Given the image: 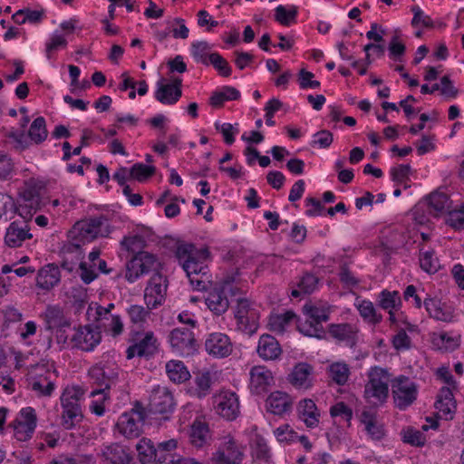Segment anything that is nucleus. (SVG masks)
Returning a JSON list of instances; mask_svg holds the SVG:
<instances>
[{
    "instance_id": "obj_6",
    "label": "nucleus",
    "mask_w": 464,
    "mask_h": 464,
    "mask_svg": "<svg viewBox=\"0 0 464 464\" xmlns=\"http://www.w3.org/2000/svg\"><path fill=\"white\" fill-rule=\"evenodd\" d=\"M92 382L99 388L110 391L120 381L124 372L118 364L112 361L100 362L92 366L88 371Z\"/></svg>"
},
{
    "instance_id": "obj_13",
    "label": "nucleus",
    "mask_w": 464,
    "mask_h": 464,
    "mask_svg": "<svg viewBox=\"0 0 464 464\" xmlns=\"http://www.w3.org/2000/svg\"><path fill=\"white\" fill-rule=\"evenodd\" d=\"M244 456V448L229 438L213 453L211 461L213 464H241Z\"/></svg>"
},
{
    "instance_id": "obj_62",
    "label": "nucleus",
    "mask_w": 464,
    "mask_h": 464,
    "mask_svg": "<svg viewBox=\"0 0 464 464\" xmlns=\"http://www.w3.org/2000/svg\"><path fill=\"white\" fill-rule=\"evenodd\" d=\"M122 246L130 252H141L140 249L145 246V240L140 235L124 237L121 241Z\"/></svg>"
},
{
    "instance_id": "obj_36",
    "label": "nucleus",
    "mask_w": 464,
    "mask_h": 464,
    "mask_svg": "<svg viewBox=\"0 0 464 464\" xmlns=\"http://www.w3.org/2000/svg\"><path fill=\"white\" fill-rule=\"evenodd\" d=\"M46 329L69 328L71 320L66 317L63 311L58 306H48L45 311Z\"/></svg>"
},
{
    "instance_id": "obj_16",
    "label": "nucleus",
    "mask_w": 464,
    "mask_h": 464,
    "mask_svg": "<svg viewBox=\"0 0 464 464\" xmlns=\"http://www.w3.org/2000/svg\"><path fill=\"white\" fill-rule=\"evenodd\" d=\"M216 412L227 420H234L239 415V401L236 392L224 391L214 397Z\"/></svg>"
},
{
    "instance_id": "obj_49",
    "label": "nucleus",
    "mask_w": 464,
    "mask_h": 464,
    "mask_svg": "<svg viewBox=\"0 0 464 464\" xmlns=\"http://www.w3.org/2000/svg\"><path fill=\"white\" fill-rule=\"evenodd\" d=\"M298 14V7L291 5L286 9L284 5H278L275 9V20L282 25L288 26L291 22H295Z\"/></svg>"
},
{
    "instance_id": "obj_38",
    "label": "nucleus",
    "mask_w": 464,
    "mask_h": 464,
    "mask_svg": "<svg viewBox=\"0 0 464 464\" xmlns=\"http://www.w3.org/2000/svg\"><path fill=\"white\" fill-rule=\"evenodd\" d=\"M166 373L174 383H182L190 378V373L183 362L171 360L166 363Z\"/></svg>"
},
{
    "instance_id": "obj_29",
    "label": "nucleus",
    "mask_w": 464,
    "mask_h": 464,
    "mask_svg": "<svg viewBox=\"0 0 464 464\" xmlns=\"http://www.w3.org/2000/svg\"><path fill=\"white\" fill-rule=\"evenodd\" d=\"M435 408L446 420H452L457 404L450 387H442L437 396Z\"/></svg>"
},
{
    "instance_id": "obj_35",
    "label": "nucleus",
    "mask_w": 464,
    "mask_h": 464,
    "mask_svg": "<svg viewBox=\"0 0 464 464\" xmlns=\"http://www.w3.org/2000/svg\"><path fill=\"white\" fill-rule=\"evenodd\" d=\"M212 383V376L209 372H198L194 377V385L189 389V392L198 399L205 398L210 394Z\"/></svg>"
},
{
    "instance_id": "obj_3",
    "label": "nucleus",
    "mask_w": 464,
    "mask_h": 464,
    "mask_svg": "<svg viewBox=\"0 0 464 464\" xmlns=\"http://www.w3.org/2000/svg\"><path fill=\"white\" fill-rule=\"evenodd\" d=\"M389 382L390 374L386 369L370 368L363 391L365 401L375 407L383 405L389 397Z\"/></svg>"
},
{
    "instance_id": "obj_53",
    "label": "nucleus",
    "mask_w": 464,
    "mask_h": 464,
    "mask_svg": "<svg viewBox=\"0 0 464 464\" xmlns=\"http://www.w3.org/2000/svg\"><path fill=\"white\" fill-rule=\"evenodd\" d=\"M96 326L100 331L102 329L103 331L110 333L113 337L121 335L124 328L120 315H112L109 321H105L102 324H98Z\"/></svg>"
},
{
    "instance_id": "obj_30",
    "label": "nucleus",
    "mask_w": 464,
    "mask_h": 464,
    "mask_svg": "<svg viewBox=\"0 0 464 464\" xmlns=\"http://www.w3.org/2000/svg\"><path fill=\"white\" fill-rule=\"evenodd\" d=\"M266 407L267 411L275 415H283L291 410L292 400L285 392H274L266 399Z\"/></svg>"
},
{
    "instance_id": "obj_48",
    "label": "nucleus",
    "mask_w": 464,
    "mask_h": 464,
    "mask_svg": "<svg viewBox=\"0 0 464 464\" xmlns=\"http://www.w3.org/2000/svg\"><path fill=\"white\" fill-rule=\"evenodd\" d=\"M134 256L139 261L140 272L142 274L156 271L160 266L156 256L149 252H138Z\"/></svg>"
},
{
    "instance_id": "obj_14",
    "label": "nucleus",
    "mask_w": 464,
    "mask_h": 464,
    "mask_svg": "<svg viewBox=\"0 0 464 464\" xmlns=\"http://www.w3.org/2000/svg\"><path fill=\"white\" fill-rule=\"evenodd\" d=\"M169 342L173 351L188 356L196 351V339L193 332L187 327L173 329L169 335Z\"/></svg>"
},
{
    "instance_id": "obj_19",
    "label": "nucleus",
    "mask_w": 464,
    "mask_h": 464,
    "mask_svg": "<svg viewBox=\"0 0 464 464\" xmlns=\"http://www.w3.org/2000/svg\"><path fill=\"white\" fill-rule=\"evenodd\" d=\"M166 279L159 273L154 274L145 288L144 301L149 309H155L162 304L166 295Z\"/></svg>"
},
{
    "instance_id": "obj_64",
    "label": "nucleus",
    "mask_w": 464,
    "mask_h": 464,
    "mask_svg": "<svg viewBox=\"0 0 464 464\" xmlns=\"http://www.w3.org/2000/svg\"><path fill=\"white\" fill-rule=\"evenodd\" d=\"M274 434L278 441L291 443L295 441L298 434L290 426L281 425L274 430Z\"/></svg>"
},
{
    "instance_id": "obj_45",
    "label": "nucleus",
    "mask_w": 464,
    "mask_h": 464,
    "mask_svg": "<svg viewBox=\"0 0 464 464\" xmlns=\"http://www.w3.org/2000/svg\"><path fill=\"white\" fill-rule=\"evenodd\" d=\"M44 14V10L39 11L24 8L16 11L12 15V20L17 24H24L26 22L31 24H38L43 20Z\"/></svg>"
},
{
    "instance_id": "obj_47",
    "label": "nucleus",
    "mask_w": 464,
    "mask_h": 464,
    "mask_svg": "<svg viewBox=\"0 0 464 464\" xmlns=\"http://www.w3.org/2000/svg\"><path fill=\"white\" fill-rule=\"evenodd\" d=\"M29 385L32 391H34L38 396L43 397L51 396L55 389L54 382L50 381L46 376L32 378L29 382Z\"/></svg>"
},
{
    "instance_id": "obj_46",
    "label": "nucleus",
    "mask_w": 464,
    "mask_h": 464,
    "mask_svg": "<svg viewBox=\"0 0 464 464\" xmlns=\"http://www.w3.org/2000/svg\"><path fill=\"white\" fill-rule=\"evenodd\" d=\"M329 377L338 385H344L350 376V367L345 362H333L328 367Z\"/></svg>"
},
{
    "instance_id": "obj_24",
    "label": "nucleus",
    "mask_w": 464,
    "mask_h": 464,
    "mask_svg": "<svg viewBox=\"0 0 464 464\" xmlns=\"http://www.w3.org/2000/svg\"><path fill=\"white\" fill-rule=\"evenodd\" d=\"M33 235L30 233V227L27 222H12L9 227L6 228L5 236V243L9 247H19L22 244L27 240L31 239Z\"/></svg>"
},
{
    "instance_id": "obj_34",
    "label": "nucleus",
    "mask_w": 464,
    "mask_h": 464,
    "mask_svg": "<svg viewBox=\"0 0 464 464\" xmlns=\"http://www.w3.org/2000/svg\"><path fill=\"white\" fill-rule=\"evenodd\" d=\"M211 434L206 422L195 421L190 429L189 441L196 448H203L209 444Z\"/></svg>"
},
{
    "instance_id": "obj_7",
    "label": "nucleus",
    "mask_w": 464,
    "mask_h": 464,
    "mask_svg": "<svg viewBox=\"0 0 464 464\" xmlns=\"http://www.w3.org/2000/svg\"><path fill=\"white\" fill-rule=\"evenodd\" d=\"M392 393L396 408L406 410L418 396V385L409 377L400 375L392 382Z\"/></svg>"
},
{
    "instance_id": "obj_31",
    "label": "nucleus",
    "mask_w": 464,
    "mask_h": 464,
    "mask_svg": "<svg viewBox=\"0 0 464 464\" xmlns=\"http://www.w3.org/2000/svg\"><path fill=\"white\" fill-rule=\"evenodd\" d=\"M208 309L216 315H221L227 311L229 301L223 289L215 288L205 298Z\"/></svg>"
},
{
    "instance_id": "obj_17",
    "label": "nucleus",
    "mask_w": 464,
    "mask_h": 464,
    "mask_svg": "<svg viewBox=\"0 0 464 464\" xmlns=\"http://www.w3.org/2000/svg\"><path fill=\"white\" fill-rule=\"evenodd\" d=\"M207 353L214 358H226L233 352V343L230 337L220 332H214L207 335L205 340Z\"/></svg>"
},
{
    "instance_id": "obj_10",
    "label": "nucleus",
    "mask_w": 464,
    "mask_h": 464,
    "mask_svg": "<svg viewBox=\"0 0 464 464\" xmlns=\"http://www.w3.org/2000/svg\"><path fill=\"white\" fill-rule=\"evenodd\" d=\"M132 342L133 343L126 350V358L128 360L135 356L150 359L158 353L159 342L151 331L143 334L136 333Z\"/></svg>"
},
{
    "instance_id": "obj_21",
    "label": "nucleus",
    "mask_w": 464,
    "mask_h": 464,
    "mask_svg": "<svg viewBox=\"0 0 464 464\" xmlns=\"http://www.w3.org/2000/svg\"><path fill=\"white\" fill-rule=\"evenodd\" d=\"M314 367L307 362L295 364L288 376L289 382L298 390H308L313 386Z\"/></svg>"
},
{
    "instance_id": "obj_39",
    "label": "nucleus",
    "mask_w": 464,
    "mask_h": 464,
    "mask_svg": "<svg viewBox=\"0 0 464 464\" xmlns=\"http://www.w3.org/2000/svg\"><path fill=\"white\" fill-rule=\"evenodd\" d=\"M90 396L92 398L89 405L90 411L98 417L103 416L105 413L106 404L109 402L111 398L109 391H106L104 388H99L93 390Z\"/></svg>"
},
{
    "instance_id": "obj_44",
    "label": "nucleus",
    "mask_w": 464,
    "mask_h": 464,
    "mask_svg": "<svg viewBox=\"0 0 464 464\" xmlns=\"http://www.w3.org/2000/svg\"><path fill=\"white\" fill-rule=\"evenodd\" d=\"M138 459L141 464H150L155 460L156 448L153 442L147 438H142L136 444Z\"/></svg>"
},
{
    "instance_id": "obj_18",
    "label": "nucleus",
    "mask_w": 464,
    "mask_h": 464,
    "mask_svg": "<svg viewBox=\"0 0 464 464\" xmlns=\"http://www.w3.org/2000/svg\"><path fill=\"white\" fill-rule=\"evenodd\" d=\"M181 86L182 79L179 77L172 79L170 82H166L165 79L161 78L157 82L155 98L162 104L173 105L182 96Z\"/></svg>"
},
{
    "instance_id": "obj_12",
    "label": "nucleus",
    "mask_w": 464,
    "mask_h": 464,
    "mask_svg": "<svg viewBox=\"0 0 464 464\" xmlns=\"http://www.w3.org/2000/svg\"><path fill=\"white\" fill-rule=\"evenodd\" d=\"M71 338L73 348L82 352H92L102 342V331L92 324H85L74 329Z\"/></svg>"
},
{
    "instance_id": "obj_5",
    "label": "nucleus",
    "mask_w": 464,
    "mask_h": 464,
    "mask_svg": "<svg viewBox=\"0 0 464 464\" xmlns=\"http://www.w3.org/2000/svg\"><path fill=\"white\" fill-rule=\"evenodd\" d=\"M306 320L298 325L299 331L306 336L321 339L324 335L323 323L327 322L330 311L324 305L304 304Z\"/></svg>"
},
{
    "instance_id": "obj_51",
    "label": "nucleus",
    "mask_w": 464,
    "mask_h": 464,
    "mask_svg": "<svg viewBox=\"0 0 464 464\" xmlns=\"http://www.w3.org/2000/svg\"><path fill=\"white\" fill-rule=\"evenodd\" d=\"M150 310L151 309H149L148 307L145 308L142 305L131 304L127 308V314L131 324L142 325L150 316Z\"/></svg>"
},
{
    "instance_id": "obj_15",
    "label": "nucleus",
    "mask_w": 464,
    "mask_h": 464,
    "mask_svg": "<svg viewBox=\"0 0 464 464\" xmlns=\"http://www.w3.org/2000/svg\"><path fill=\"white\" fill-rule=\"evenodd\" d=\"M36 420L35 411L33 408L22 409L19 417L11 424L16 440L26 441L31 439L36 427Z\"/></svg>"
},
{
    "instance_id": "obj_40",
    "label": "nucleus",
    "mask_w": 464,
    "mask_h": 464,
    "mask_svg": "<svg viewBox=\"0 0 464 464\" xmlns=\"http://www.w3.org/2000/svg\"><path fill=\"white\" fill-rule=\"evenodd\" d=\"M378 305L386 311L400 310L401 298L398 291L382 290L377 296Z\"/></svg>"
},
{
    "instance_id": "obj_59",
    "label": "nucleus",
    "mask_w": 464,
    "mask_h": 464,
    "mask_svg": "<svg viewBox=\"0 0 464 464\" xmlns=\"http://www.w3.org/2000/svg\"><path fill=\"white\" fill-rule=\"evenodd\" d=\"M167 24L171 27L172 36L176 39H187L188 37V28L185 24V20L179 17L168 20Z\"/></svg>"
},
{
    "instance_id": "obj_11",
    "label": "nucleus",
    "mask_w": 464,
    "mask_h": 464,
    "mask_svg": "<svg viewBox=\"0 0 464 464\" xmlns=\"http://www.w3.org/2000/svg\"><path fill=\"white\" fill-rule=\"evenodd\" d=\"M176 402L172 392L165 386L154 387L150 394L149 410L153 414L162 415L164 420L174 411Z\"/></svg>"
},
{
    "instance_id": "obj_37",
    "label": "nucleus",
    "mask_w": 464,
    "mask_h": 464,
    "mask_svg": "<svg viewBox=\"0 0 464 464\" xmlns=\"http://www.w3.org/2000/svg\"><path fill=\"white\" fill-rule=\"evenodd\" d=\"M361 317L368 324L376 325L382 321V315L377 312L374 304L370 300H359L358 298L354 304Z\"/></svg>"
},
{
    "instance_id": "obj_25",
    "label": "nucleus",
    "mask_w": 464,
    "mask_h": 464,
    "mask_svg": "<svg viewBox=\"0 0 464 464\" xmlns=\"http://www.w3.org/2000/svg\"><path fill=\"white\" fill-rule=\"evenodd\" d=\"M297 415L309 429L316 428L320 423L321 413L315 402L311 399H303L296 407Z\"/></svg>"
},
{
    "instance_id": "obj_56",
    "label": "nucleus",
    "mask_w": 464,
    "mask_h": 464,
    "mask_svg": "<svg viewBox=\"0 0 464 464\" xmlns=\"http://www.w3.org/2000/svg\"><path fill=\"white\" fill-rule=\"evenodd\" d=\"M403 442L411 446H423L426 442V437L422 431L412 427H408L403 430Z\"/></svg>"
},
{
    "instance_id": "obj_60",
    "label": "nucleus",
    "mask_w": 464,
    "mask_h": 464,
    "mask_svg": "<svg viewBox=\"0 0 464 464\" xmlns=\"http://www.w3.org/2000/svg\"><path fill=\"white\" fill-rule=\"evenodd\" d=\"M411 12L413 13V18L411 20V25L413 27H417L420 24L426 28H432L434 26L431 17L425 14L419 5H413Z\"/></svg>"
},
{
    "instance_id": "obj_50",
    "label": "nucleus",
    "mask_w": 464,
    "mask_h": 464,
    "mask_svg": "<svg viewBox=\"0 0 464 464\" xmlns=\"http://www.w3.org/2000/svg\"><path fill=\"white\" fill-rule=\"evenodd\" d=\"M420 266L422 270L429 274H434L438 271L440 266L439 260L435 257L434 250L430 249L425 252H422V249L420 250Z\"/></svg>"
},
{
    "instance_id": "obj_23",
    "label": "nucleus",
    "mask_w": 464,
    "mask_h": 464,
    "mask_svg": "<svg viewBox=\"0 0 464 464\" xmlns=\"http://www.w3.org/2000/svg\"><path fill=\"white\" fill-rule=\"evenodd\" d=\"M329 334L337 342L353 348L358 340V329L351 324H332L328 327Z\"/></svg>"
},
{
    "instance_id": "obj_27",
    "label": "nucleus",
    "mask_w": 464,
    "mask_h": 464,
    "mask_svg": "<svg viewBox=\"0 0 464 464\" xmlns=\"http://www.w3.org/2000/svg\"><path fill=\"white\" fill-rule=\"evenodd\" d=\"M360 421L363 424L364 430L369 439L380 441L384 438V426L378 421L376 413L371 411H362L360 416Z\"/></svg>"
},
{
    "instance_id": "obj_57",
    "label": "nucleus",
    "mask_w": 464,
    "mask_h": 464,
    "mask_svg": "<svg viewBox=\"0 0 464 464\" xmlns=\"http://www.w3.org/2000/svg\"><path fill=\"white\" fill-rule=\"evenodd\" d=\"M16 208H15V213L18 214L24 222H28L32 219L33 216L37 212V210L40 208V205H33L29 202L23 201L17 199Z\"/></svg>"
},
{
    "instance_id": "obj_42",
    "label": "nucleus",
    "mask_w": 464,
    "mask_h": 464,
    "mask_svg": "<svg viewBox=\"0 0 464 464\" xmlns=\"http://www.w3.org/2000/svg\"><path fill=\"white\" fill-rule=\"evenodd\" d=\"M48 136L45 119L42 116L33 121L28 130V137L34 144L43 143Z\"/></svg>"
},
{
    "instance_id": "obj_41",
    "label": "nucleus",
    "mask_w": 464,
    "mask_h": 464,
    "mask_svg": "<svg viewBox=\"0 0 464 464\" xmlns=\"http://www.w3.org/2000/svg\"><path fill=\"white\" fill-rule=\"evenodd\" d=\"M318 278L310 273H305L297 283V287L293 289L291 296L295 298L302 297L312 294L317 287Z\"/></svg>"
},
{
    "instance_id": "obj_63",
    "label": "nucleus",
    "mask_w": 464,
    "mask_h": 464,
    "mask_svg": "<svg viewBox=\"0 0 464 464\" xmlns=\"http://www.w3.org/2000/svg\"><path fill=\"white\" fill-rule=\"evenodd\" d=\"M95 268L96 267L92 263L88 264L85 261L80 263L79 276L84 284L89 285L98 277V273L95 271Z\"/></svg>"
},
{
    "instance_id": "obj_4",
    "label": "nucleus",
    "mask_w": 464,
    "mask_h": 464,
    "mask_svg": "<svg viewBox=\"0 0 464 464\" xmlns=\"http://www.w3.org/2000/svg\"><path fill=\"white\" fill-rule=\"evenodd\" d=\"M84 395V390L78 385L67 386L61 397L62 425L65 430H72L82 421L83 415L81 407V401Z\"/></svg>"
},
{
    "instance_id": "obj_9",
    "label": "nucleus",
    "mask_w": 464,
    "mask_h": 464,
    "mask_svg": "<svg viewBox=\"0 0 464 464\" xmlns=\"http://www.w3.org/2000/svg\"><path fill=\"white\" fill-rule=\"evenodd\" d=\"M234 315L237 328L243 333L252 335L259 326V313L246 298H238Z\"/></svg>"
},
{
    "instance_id": "obj_43",
    "label": "nucleus",
    "mask_w": 464,
    "mask_h": 464,
    "mask_svg": "<svg viewBox=\"0 0 464 464\" xmlns=\"http://www.w3.org/2000/svg\"><path fill=\"white\" fill-rule=\"evenodd\" d=\"M240 98V92L232 86H224L220 91L214 92L210 97V104L214 107H221L227 101H237Z\"/></svg>"
},
{
    "instance_id": "obj_58",
    "label": "nucleus",
    "mask_w": 464,
    "mask_h": 464,
    "mask_svg": "<svg viewBox=\"0 0 464 464\" xmlns=\"http://www.w3.org/2000/svg\"><path fill=\"white\" fill-rule=\"evenodd\" d=\"M238 124H236V126L232 125L231 123L225 122L220 123L218 121L215 122V129L218 131H220L224 137V140L227 145H231L235 141V135L239 132V130L237 128Z\"/></svg>"
},
{
    "instance_id": "obj_2",
    "label": "nucleus",
    "mask_w": 464,
    "mask_h": 464,
    "mask_svg": "<svg viewBox=\"0 0 464 464\" xmlns=\"http://www.w3.org/2000/svg\"><path fill=\"white\" fill-rule=\"evenodd\" d=\"M107 218L103 216L95 217L87 220H81L74 224L70 230V242L64 246L68 252L81 248L82 245L93 241L104 235L103 227L107 225ZM105 232H107L105 230Z\"/></svg>"
},
{
    "instance_id": "obj_52",
    "label": "nucleus",
    "mask_w": 464,
    "mask_h": 464,
    "mask_svg": "<svg viewBox=\"0 0 464 464\" xmlns=\"http://www.w3.org/2000/svg\"><path fill=\"white\" fill-rule=\"evenodd\" d=\"M210 49V45L206 41H198L191 44V53L194 60L197 63L203 64H208V51Z\"/></svg>"
},
{
    "instance_id": "obj_1",
    "label": "nucleus",
    "mask_w": 464,
    "mask_h": 464,
    "mask_svg": "<svg viewBox=\"0 0 464 464\" xmlns=\"http://www.w3.org/2000/svg\"><path fill=\"white\" fill-rule=\"evenodd\" d=\"M175 255L191 285L198 291L207 290L211 284V276L205 264L209 257L208 249L207 247L198 249L191 243H180L177 246Z\"/></svg>"
},
{
    "instance_id": "obj_22",
    "label": "nucleus",
    "mask_w": 464,
    "mask_h": 464,
    "mask_svg": "<svg viewBox=\"0 0 464 464\" xmlns=\"http://www.w3.org/2000/svg\"><path fill=\"white\" fill-rule=\"evenodd\" d=\"M423 305L431 318L446 323L453 321L454 313L452 307L442 303L440 299L430 297L427 295L423 300Z\"/></svg>"
},
{
    "instance_id": "obj_54",
    "label": "nucleus",
    "mask_w": 464,
    "mask_h": 464,
    "mask_svg": "<svg viewBox=\"0 0 464 464\" xmlns=\"http://www.w3.org/2000/svg\"><path fill=\"white\" fill-rule=\"evenodd\" d=\"M155 171L156 168L154 166L136 163L130 169V177L141 182L151 177Z\"/></svg>"
},
{
    "instance_id": "obj_55",
    "label": "nucleus",
    "mask_w": 464,
    "mask_h": 464,
    "mask_svg": "<svg viewBox=\"0 0 464 464\" xmlns=\"http://www.w3.org/2000/svg\"><path fill=\"white\" fill-rule=\"evenodd\" d=\"M211 63L214 68L223 77H228L231 75L232 69L228 62L223 58L219 53H213L208 55V64Z\"/></svg>"
},
{
    "instance_id": "obj_61",
    "label": "nucleus",
    "mask_w": 464,
    "mask_h": 464,
    "mask_svg": "<svg viewBox=\"0 0 464 464\" xmlns=\"http://www.w3.org/2000/svg\"><path fill=\"white\" fill-rule=\"evenodd\" d=\"M333 133L330 130H322L313 135V140L310 144L312 147L325 149L333 143Z\"/></svg>"
},
{
    "instance_id": "obj_32",
    "label": "nucleus",
    "mask_w": 464,
    "mask_h": 464,
    "mask_svg": "<svg viewBox=\"0 0 464 464\" xmlns=\"http://www.w3.org/2000/svg\"><path fill=\"white\" fill-rule=\"evenodd\" d=\"M102 454L111 464H130L132 460L129 449L119 443L106 446L102 450Z\"/></svg>"
},
{
    "instance_id": "obj_26",
    "label": "nucleus",
    "mask_w": 464,
    "mask_h": 464,
    "mask_svg": "<svg viewBox=\"0 0 464 464\" xmlns=\"http://www.w3.org/2000/svg\"><path fill=\"white\" fill-rule=\"evenodd\" d=\"M258 355L265 361H275L282 354V348L276 337L262 334L256 348Z\"/></svg>"
},
{
    "instance_id": "obj_8",
    "label": "nucleus",
    "mask_w": 464,
    "mask_h": 464,
    "mask_svg": "<svg viewBox=\"0 0 464 464\" xmlns=\"http://www.w3.org/2000/svg\"><path fill=\"white\" fill-rule=\"evenodd\" d=\"M145 418V409L140 402H137L130 411L120 416L116 426L119 432L124 437L128 439L137 438L142 432Z\"/></svg>"
},
{
    "instance_id": "obj_33",
    "label": "nucleus",
    "mask_w": 464,
    "mask_h": 464,
    "mask_svg": "<svg viewBox=\"0 0 464 464\" xmlns=\"http://www.w3.org/2000/svg\"><path fill=\"white\" fill-rule=\"evenodd\" d=\"M429 212L433 216H439L450 212L451 201L450 197L440 191H434L428 197Z\"/></svg>"
},
{
    "instance_id": "obj_28",
    "label": "nucleus",
    "mask_w": 464,
    "mask_h": 464,
    "mask_svg": "<svg viewBox=\"0 0 464 464\" xmlns=\"http://www.w3.org/2000/svg\"><path fill=\"white\" fill-rule=\"evenodd\" d=\"M61 281V272L54 264H48L38 270L36 285L43 290H51Z\"/></svg>"
},
{
    "instance_id": "obj_20",
    "label": "nucleus",
    "mask_w": 464,
    "mask_h": 464,
    "mask_svg": "<svg viewBox=\"0 0 464 464\" xmlns=\"http://www.w3.org/2000/svg\"><path fill=\"white\" fill-rule=\"evenodd\" d=\"M274 383L272 372L266 366H254L250 371V390L260 395L266 392Z\"/></svg>"
}]
</instances>
